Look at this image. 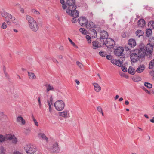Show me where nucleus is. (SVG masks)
<instances>
[{
    "instance_id": "nucleus-56",
    "label": "nucleus",
    "mask_w": 154,
    "mask_h": 154,
    "mask_svg": "<svg viewBox=\"0 0 154 154\" xmlns=\"http://www.w3.org/2000/svg\"><path fill=\"white\" fill-rule=\"evenodd\" d=\"M149 74L151 76H153V75H154V69H153L152 71H151L149 72Z\"/></svg>"
},
{
    "instance_id": "nucleus-4",
    "label": "nucleus",
    "mask_w": 154,
    "mask_h": 154,
    "mask_svg": "<svg viewBox=\"0 0 154 154\" xmlns=\"http://www.w3.org/2000/svg\"><path fill=\"white\" fill-rule=\"evenodd\" d=\"M65 103L62 100H58L56 101L54 104L55 109L57 111H61L63 110L65 107Z\"/></svg>"
},
{
    "instance_id": "nucleus-34",
    "label": "nucleus",
    "mask_w": 154,
    "mask_h": 154,
    "mask_svg": "<svg viewBox=\"0 0 154 154\" xmlns=\"http://www.w3.org/2000/svg\"><path fill=\"white\" fill-rule=\"evenodd\" d=\"M79 31L82 34H83L85 35H86L88 33L87 31L84 28H80L79 29Z\"/></svg>"
},
{
    "instance_id": "nucleus-42",
    "label": "nucleus",
    "mask_w": 154,
    "mask_h": 154,
    "mask_svg": "<svg viewBox=\"0 0 154 154\" xmlns=\"http://www.w3.org/2000/svg\"><path fill=\"white\" fill-rule=\"evenodd\" d=\"M5 140V138L2 135L0 134V142H2Z\"/></svg>"
},
{
    "instance_id": "nucleus-23",
    "label": "nucleus",
    "mask_w": 154,
    "mask_h": 154,
    "mask_svg": "<svg viewBox=\"0 0 154 154\" xmlns=\"http://www.w3.org/2000/svg\"><path fill=\"white\" fill-rule=\"evenodd\" d=\"M85 26L87 29H89L94 27L95 26V24L91 21H89L88 22H87Z\"/></svg>"
},
{
    "instance_id": "nucleus-51",
    "label": "nucleus",
    "mask_w": 154,
    "mask_h": 154,
    "mask_svg": "<svg viewBox=\"0 0 154 154\" xmlns=\"http://www.w3.org/2000/svg\"><path fill=\"white\" fill-rule=\"evenodd\" d=\"M117 61H118V60H116L113 59V60H111V62L112 63L114 64H115V65H116V63H117Z\"/></svg>"
},
{
    "instance_id": "nucleus-59",
    "label": "nucleus",
    "mask_w": 154,
    "mask_h": 154,
    "mask_svg": "<svg viewBox=\"0 0 154 154\" xmlns=\"http://www.w3.org/2000/svg\"><path fill=\"white\" fill-rule=\"evenodd\" d=\"M38 102L39 103V106L40 107H41V104L40 98V97H39L38 98Z\"/></svg>"
},
{
    "instance_id": "nucleus-10",
    "label": "nucleus",
    "mask_w": 154,
    "mask_h": 154,
    "mask_svg": "<svg viewBox=\"0 0 154 154\" xmlns=\"http://www.w3.org/2000/svg\"><path fill=\"white\" fill-rule=\"evenodd\" d=\"M11 16H7L5 17V21L8 25H10L11 23L10 22V19L11 20L12 22L14 23H16L17 22V20L10 14Z\"/></svg>"
},
{
    "instance_id": "nucleus-52",
    "label": "nucleus",
    "mask_w": 154,
    "mask_h": 154,
    "mask_svg": "<svg viewBox=\"0 0 154 154\" xmlns=\"http://www.w3.org/2000/svg\"><path fill=\"white\" fill-rule=\"evenodd\" d=\"M50 102L51 103V104L52 106H53V99L52 97V96H51L50 97Z\"/></svg>"
},
{
    "instance_id": "nucleus-50",
    "label": "nucleus",
    "mask_w": 154,
    "mask_h": 154,
    "mask_svg": "<svg viewBox=\"0 0 154 154\" xmlns=\"http://www.w3.org/2000/svg\"><path fill=\"white\" fill-rule=\"evenodd\" d=\"M131 48L129 47V46H125V51H129L131 49Z\"/></svg>"
},
{
    "instance_id": "nucleus-33",
    "label": "nucleus",
    "mask_w": 154,
    "mask_h": 154,
    "mask_svg": "<svg viewBox=\"0 0 154 154\" xmlns=\"http://www.w3.org/2000/svg\"><path fill=\"white\" fill-rule=\"evenodd\" d=\"M2 16L4 17L5 18L7 16H11L10 14L9 13H8L6 12L3 11V12H0Z\"/></svg>"
},
{
    "instance_id": "nucleus-46",
    "label": "nucleus",
    "mask_w": 154,
    "mask_h": 154,
    "mask_svg": "<svg viewBox=\"0 0 154 154\" xmlns=\"http://www.w3.org/2000/svg\"><path fill=\"white\" fill-rule=\"evenodd\" d=\"M1 27L3 29H5L7 27V25L4 22L2 23Z\"/></svg>"
},
{
    "instance_id": "nucleus-40",
    "label": "nucleus",
    "mask_w": 154,
    "mask_h": 154,
    "mask_svg": "<svg viewBox=\"0 0 154 154\" xmlns=\"http://www.w3.org/2000/svg\"><path fill=\"white\" fill-rule=\"evenodd\" d=\"M32 118L33 120V122H34L35 125L36 126H38V124L33 116H32Z\"/></svg>"
},
{
    "instance_id": "nucleus-7",
    "label": "nucleus",
    "mask_w": 154,
    "mask_h": 154,
    "mask_svg": "<svg viewBox=\"0 0 154 154\" xmlns=\"http://www.w3.org/2000/svg\"><path fill=\"white\" fill-rule=\"evenodd\" d=\"M115 44L114 41L112 39L110 38L107 39L104 42H103L102 45H103L105 44L106 46L109 48H112L113 45Z\"/></svg>"
},
{
    "instance_id": "nucleus-29",
    "label": "nucleus",
    "mask_w": 154,
    "mask_h": 154,
    "mask_svg": "<svg viewBox=\"0 0 154 154\" xmlns=\"http://www.w3.org/2000/svg\"><path fill=\"white\" fill-rule=\"evenodd\" d=\"M154 67V59L152 60L149 63V68L151 69H152Z\"/></svg>"
},
{
    "instance_id": "nucleus-37",
    "label": "nucleus",
    "mask_w": 154,
    "mask_h": 154,
    "mask_svg": "<svg viewBox=\"0 0 154 154\" xmlns=\"http://www.w3.org/2000/svg\"><path fill=\"white\" fill-rule=\"evenodd\" d=\"M97 109L99 112H100V113L102 114V115L103 116H104V114H103V111L101 107V106H98L97 107Z\"/></svg>"
},
{
    "instance_id": "nucleus-25",
    "label": "nucleus",
    "mask_w": 154,
    "mask_h": 154,
    "mask_svg": "<svg viewBox=\"0 0 154 154\" xmlns=\"http://www.w3.org/2000/svg\"><path fill=\"white\" fill-rule=\"evenodd\" d=\"M28 73L30 79H35L36 76L34 73L29 72H28Z\"/></svg>"
},
{
    "instance_id": "nucleus-17",
    "label": "nucleus",
    "mask_w": 154,
    "mask_h": 154,
    "mask_svg": "<svg viewBox=\"0 0 154 154\" xmlns=\"http://www.w3.org/2000/svg\"><path fill=\"white\" fill-rule=\"evenodd\" d=\"M17 122L20 123L22 125H24L26 123V121L23 117L20 116L17 117L16 119Z\"/></svg>"
},
{
    "instance_id": "nucleus-31",
    "label": "nucleus",
    "mask_w": 154,
    "mask_h": 154,
    "mask_svg": "<svg viewBox=\"0 0 154 154\" xmlns=\"http://www.w3.org/2000/svg\"><path fill=\"white\" fill-rule=\"evenodd\" d=\"M149 42L148 44H149L154 46V37H150L149 40Z\"/></svg>"
},
{
    "instance_id": "nucleus-58",
    "label": "nucleus",
    "mask_w": 154,
    "mask_h": 154,
    "mask_svg": "<svg viewBox=\"0 0 154 154\" xmlns=\"http://www.w3.org/2000/svg\"><path fill=\"white\" fill-rule=\"evenodd\" d=\"M4 73L5 75V77L7 78H9V75L8 74L5 72V71H4Z\"/></svg>"
},
{
    "instance_id": "nucleus-13",
    "label": "nucleus",
    "mask_w": 154,
    "mask_h": 154,
    "mask_svg": "<svg viewBox=\"0 0 154 154\" xmlns=\"http://www.w3.org/2000/svg\"><path fill=\"white\" fill-rule=\"evenodd\" d=\"M87 21V19L84 17H80L79 19V23L82 26H85Z\"/></svg>"
},
{
    "instance_id": "nucleus-53",
    "label": "nucleus",
    "mask_w": 154,
    "mask_h": 154,
    "mask_svg": "<svg viewBox=\"0 0 154 154\" xmlns=\"http://www.w3.org/2000/svg\"><path fill=\"white\" fill-rule=\"evenodd\" d=\"M33 12L35 14H36L37 15H38L40 13H39V12H38L37 11H36V10H35V9H34L33 10Z\"/></svg>"
},
{
    "instance_id": "nucleus-19",
    "label": "nucleus",
    "mask_w": 154,
    "mask_h": 154,
    "mask_svg": "<svg viewBox=\"0 0 154 154\" xmlns=\"http://www.w3.org/2000/svg\"><path fill=\"white\" fill-rule=\"evenodd\" d=\"M45 86L46 87V91L48 93L50 91H54V88L53 86L51 85L50 84L46 83L45 85Z\"/></svg>"
},
{
    "instance_id": "nucleus-2",
    "label": "nucleus",
    "mask_w": 154,
    "mask_h": 154,
    "mask_svg": "<svg viewBox=\"0 0 154 154\" xmlns=\"http://www.w3.org/2000/svg\"><path fill=\"white\" fill-rule=\"evenodd\" d=\"M154 47L152 45L148 43L145 46V51L146 52V56L150 59H151L152 57V55Z\"/></svg>"
},
{
    "instance_id": "nucleus-18",
    "label": "nucleus",
    "mask_w": 154,
    "mask_h": 154,
    "mask_svg": "<svg viewBox=\"0 0 154 154\" xmlns=\"http://www.w3.org/2000/svg\"><path fill=\"white\" fill-rule=\"evenodd\" d=\"M58 145L57 143L56 142L53 145V148L52 149V152H53L58 153L60 150L58 147Z\"/></svg>"
},
{
    "instance_id": "nucleus-8",
    "label": "nucleus",
    "mask_w": 154,
    "mask_h": 154,
    "mask_svg": "<svg viewBox=\"0 0 154 154\" xmlns=\"http://www.w3.org/2000/svg\"><path fill=\"white\" fill-rule=\"evenodd\" d=\"M29 26L30 29L35 32L37 31L39 28V24L36 21Z\"/></svg>"
},
{
    "instance_id": "nucleus-28",
    "label": "nucleus",
    "mask_w": 154,
    "mask_h": 154,
    "mask_svg": "<svg viewBox=\"0 0 154 154\" xmlns=\"http://www.w3.org/2000/svg\"><path fill=\"white\" fill-rule=\"evenodd\" d=\"M136 34L137 36L140 37L143 35V32L140 30H138L136 32Z\"/></svg>"
},
{
    "instance_id": "nucleus-32",
    "label": "nucleus",
    "mask_w": 154,
    "mask_h": 154,
    "mask_svg": "<svg viewBox=\"0 0 154 154\" xmlns=\"http://www.w3.org/2000/svg\"><path fill=\"white\" fill-rule=\"evenodd\" d=\"M132 80L133 81L135 82H137L141 81V78L140 76H137L135 77H134L132 78Z\"/></svg>"
},
{
    "instance_id": "nucleus-43",
    "label": "nucleus",
    "mask_w": 154,
    "mask_h": 154,
    "mask_svg": "<svg viewBox=\"0 0 154 154\" xmlns=\"http://www.w3.org/2000/svg\"><path fill=\"white\" fill-rule=\"evenodd\" d=\"M122 61H121L119 60H118L117 61V63L116 64V65L117 66H121L122 65Z\"/></svg>"
},
{
    "instance_id": "nucleus-64",
    "label": "nucleus",
    "mask_w": 154,
    "mask_h": 154,
    "mask_svg": "<svg viewBox=\"0 0 154 154\" xmlns=\"http://www.w3.org/2000/svg\"><path fill=\"white\" fill-rule=\"evenodd\" d=\"M60 2L62 5H63L65 4V1L64 0H60Z\"/></svg>"
},
{
    "instance_id": "nucleus-49",
    "label": "nucleus",
    "mask_w": 154,
    "mask_h": 154,
    "mask_svg": "<svg viewBox=\"0 0 154 154\" xmlns=\"http://www.w3.org/2000/svg\"><path fill=\"white\" fill-rule=\"evenodd\" d=\"M86 38L88 42L91 43V38L90 36L88 35L86 36Z\"/></svg>"
},
{
    "instance_id": "nucleus-35",
    "label": "nucleus",
    "mask_w": 154,
    "mask_h": 154,
    "mask_svg": "<svg viewBox=\"0 0 154 154\" xmlns=\"http://www.w3.org/2000/svg\"><path fill=\"white\" fill-rule=\"evenodd\" d=\"M148 26L154 29V21H151L149 22L148 23Z\"/></svg>"
},
{
    "instance_id": "nucleus-11",
    "label": "nucleus",
    "mask_w": 154,
    "mask_h": 154,
    "mask_svg": "<svg viewBox=\"0 0 154 154\" xmlns=\"http://www.w3.org/2000/svg\"><path fill=\"white\" fill-rule=\"evenodd\" d=\"M100 35L101 38L100 40H102L103 42H104L106 40L109 38H108V33L104 30L100 32Z\"/></svg>"
},
{
    "instance_id": "nucleus-22",
    "label": "nucleus",
    "mask_w": 154,
    "mask_h": 154,
    "mask_svg": "<svg viewBox=\"0 0 154 154\" xmlns=\"http://www.w3.org/2000/svg\"><path fill=\"white\" fill-rule=\"evenodd\" d=\"M93 85L94 87V89L96 92H99L101 90V87L97 83H93Z\"/></svg>"
},
{
    "instance_id": "nucleus-5",
    "label": "nucleus",
    "mask_w": 154,
    "mask_h": 154,
    "mask_svg": "<svg viewBox=\"0 0 154 154\" xmlns=\"http://www.w3.org/2000/svg\"><path fill=\"white\" fill-rule=\"evenodd\" d=\"M130 52L131 54L130 57L132 62L135 63L140 60V58L137 54L135 52V50H134L133 51H130Z\"/></svg>"
},
{
    "instance_id": "nucleus-36",
    "label": "nucleus",
    "mask_w": 154,
    "mask_h": 154,
    "mask_svg": "<svg viewBox=\"0 0 154 154\" xmlns=\"http://www.w3.org/2000/svg\"><path fill=\"white\" fill-rule=\"evenodd\" d=\"M144 85L148 88H151L152 87V84L149 82H145Z\"/></svg>"
},
{
    "instance_id": "nucleus-38",
    "label": "nucleus",
    "mask_w": 154,
    "mask_h": 154,
    "mask_svg": "<svg viewBox=\"0 0 154 154\" xmlns=\"http://www.w3.org/2000/svg\"><path fill=\"white\" fill-rule=\"evenodd\" d=\"M68 39L69 40V41L71 43V44L75 47L78 48V47L75 44V43L73 42L72 41V40L70 39L69 38H68Z\"/></svg>"
},
{
    "instance_id": "nucleus-30",
    "label": "nucleus",
    "mask_w": 154,
    "mask_h": 154,
    "mask_svg": "<svg viewBox=\"0 0 154 154\" xmlns=\"http://www.w3.org/2000/svg\"><path fill=\"white\" fill-rule=\"evenodd\" d=\"M38 137H41L42 139H44L47 141L48 140V138L44 133H39L38 134Z\"/></svg>"
},
{
    "instance_id": "nucleus-27",
    "label": "nucleus",
    "mask_w": 154,
    "mask_h": 154,
    "mask_svg": "<svg viewBox=\"0 0 154 154\" xmlns=\"http://www.w3.org/2000/svg\"><path fill=\"white\" fill-rule=\"evenodd\" d=\"M128 73L134 75L136 71L131 66H130L128 69Z\"/></svg>"
},
{
    "instance_id": "nucleus-60",
    "label": "nucleus",
    "mask_w": 154,
    "mask_h": 154,
    "mask_svg": "<svg viewBox=\"0 0 154 154\" xmlns=\"http://www.w3.org/2000/svg\"><path fill=\"white\" fill-rule=\"evenodd\" d=\"M52 60L53 61V62H54V63H58V61L55 59L54 58L52 59Z\"/></svg>"
},
{
    "instance_id": "nucleus-57",
    "label": "nucleus",
    "mask_w": 154,
    "mask_h": 154,
    "mask_svg": "<svg viewBox=\"0 0 154 154\" xmlns=\"http://www.w3.org/2000/svg\"><path fill=\"white\" fill-rule=\"evenodd\" d=\"M143 89L147 93L150 94V92L147 90L145 87H143Z\"/></svg>"
},
{
    "instance_id": "nucleus-12",
    "label": "nucleus",
    "mask_w": 154,
    "mask_h": 154,
    "mask_svg": "<svg viewBox=\"0 0 154 154\" xmlns=\"http://www.w3.org/2000/svg\"><path fill=\"white\" fill-rule=\"evenodd\" d=\"M124 51V49L123 47H119L115 49L114 51V54L116 56H121L123 54Z\"/></svg>"
},
{
    "instance_id": "nucleus-48",
    "label": "nucleus",
    "mask_w": 154,
    "mask_h": 154,
    "mask_svg": "<svg viewBox=\"0 0 154 154\" xmlns=\"http://www.w3.org/2000/svg\"><path fill=\"white\" fill-rule=\"evenodd\" d=\"M122 69L123 71L124 72H126L127 71V69L126 67L125 66H122Z\"/></svg>"
},
{
    "instance_id": "nucleus-15",
    "label": "nucleus",
    "mask_w": 154,
    "mask_h": 154,
    "mask_svg": "<svg viewBox=\"0 0 154 154\" xmlns=\"http://www.w3.org/2000/svg\"><path fill=\"white\" fill-rule=\"evenodd\" d=\"M128 46L131 48L134 47L136 45V43L135 40L133 38L129 39L128 41Z\"/></svg>"
},
{
    "instance_id": "nucleus-54",
    "label": "nucleus",
    "mask_w": 154,
    "mask_h": 154,
    "mask_svg": "<svg viewBox=\"0 0 154 154\" xmlns=\"http://www.w3.org/2000/svg\"><path fill=\"white\" fill-rule=\"evenodd\" d=\"M106 58L109 60H110L112 59V56L111 55H108L106 56Z\"/></svg>"
},
{
    "instance_id": "nucleus-21",
    "label": "nucleus",
    "mask_w": 154,
    "mask_h": 154,
    "mask_svg": "<svg viewBox=\"0 0 154 154\" xmlns=\"http://www.w3.org/2000/svg\"><path fill=\"white\" fill-rule=\"evenodd\" d=\"M26 18L28 22L29 25L35 21L32 17L29 15H26Z\"/></svg>"
},
{
    "instance_id": "nucleus-39",
    "label": "nucleus",
    "mask_w": 154,
    "mask_h": 154,
    "mask_svg": "<svg viewBox=\"0 0 154 154\" xmlns=\"http://www.w3.org/2000/svg\"><path fill=\"white\" fill-rule=\"evenodd\" d=\"M76 64L80 69H82V68L83 67V66L81 63L77 61L76 62Z\"/></svg>"
},
{
    "instance_id": "nucleus-6",
    "label": "nucleus",
    "mask_w": 154,
    "mask_h": 154,
    "mask_svg": "<svg viewBox=\"0 0 154 154\" xmlns=\"http://www.w3.org/2000/svg\"><path fill=\"white\" fill-rule=\"evenodd\" d=\"M135 52L136 53L140 59H144V57L146 55V52L145 51L144 48H141L139 49H136L135 50Z\"/></svg>"
},
{
    "instance_id": "nucleus-26",
    "label": "nucleus",
    "mask_w": 154,
    "mask_h": 154,
    "mask_svg": "<svg viewBox=\"0 0 154 154\" xmlns=\"http://www.w3.org/2000/svg\"><path fill=\"white\" fill-rule=\"evenodd\" d=\"M146 35L148 37H149L151 35L152 33V31L151 29H147L146 30Z\"/></svg>"
},
{
    "instance_id": "nucleus-44",
    "label": "nucleus",
    "mask_w": 154,
    "mask_h": 154,
    "mask_svg": "<svg viewBox=\"0 0 154 154\" xmlns=\"http://www.w3.org/2000/svg\"><path fill=\"white\" fill-rule=\"evenodd\" d=\"M99 54L102 57H105L106 54V52L101 51L99 52Z\"/></svg>"
},
{
    "instance_id": "nucleus-62",
    "label": "nucleus",
    "mask_w": 154,
    "mask_h": 154,
    "mask_svg": "<svg viewBox=\"0 0 154 154\" xmlns=\"http://www.w3.org/2000/svg\"><path fill=\"white\" fill-rule=\"evenodd\" d=\"M15 6L17 7H18L19 8H21V5L19 4H16L15 5Z\"/></svg>"
},
{
    "instance_id": "nucleus-9",
    "label": "nucleus",
    "mask_w": 154,
    "mask_h": 154,
    "mask_svg": "<svg viewBox=\"0 0 154 154\" xmlns=\"http://www.w3.org/2000/svg\"><path fill=\"white\" fill-rule=\"evenodd\" d=\"M103 43L102 40L97 39L96 40L92 42L93 48L94 49H97L98 48L103 46L102 45Z\"/></svg>"
},
{
    "instance_id": "nucleus-47",
    "label": "nucleus",
    "mask_w": 154,
    "mask_h": 154,
    "mask_svg": "<svg viewBox=\"0 0 154 154\" xmlns=\"http://www.w3.org/2000/svg\"><path fill=\"white\" fill-rule=\"evenodd\" d=\"M72 17H73V18H72V22L73 23H75L76 22V19H75V18L76 17H73V16H72Z\"/></svg>"
},
{
    "instance_id": "nucleus-61",
    "label": "nucleus",
    "mask_w": 154,
    "mask_h": 154,
    "mask_svg": "<svg viewBox=\"0 0 154 154\" xmlns=\"http://www.w3.org/2000/svg\"><path fill=\"white\" fill-rule=\"evenodd\" d=\"M14 154H23L22 153H21L20 152L17 151H16V152H15L14 153Z\"/></svg>"
},
{
    "instance_id": "nucleus-63",
    "label": "nucleus",
    "mask_w": 154,
    "mask_h": 154,
    "mask_svg": "<svg viewBox=\"0 0 154 154\" xmlns=\"http://www.w3.org/2000/svg\"><path fill=\"white\" fill-rule=\"evenodd\" d=\"M20 12L22 13H23L24 12V9L23 8H22L21 7V8H20Z\"/></svg>"
},
{
    "instance_id": "nucleus-55",
    "label": "nucleus",
    "mask_w": 154,
    "mask_h": 154,
    "mask_svg": "<svg viewBox=\"0 0 154 154\" xmlns=\"http://www.w3.org/2000/svg\"><path fill=\"white\" fill-rule=\"evenodd\" d=\"M67 7V5L65 4L62 5V8L63 9H65Z\"/></svg>"
},
{
    "instance_id": "nucleus-16",
    "label": "nucleus",
    "mask_w": 154,
    "mask_h": 154,
    "mask_svg": "<svg viewBox=\"0 0 154 154\" xmlns=\"http://www.w3.org/2000/svg\"><path fill=\"white\" fill-rule=\"evenodd\" d=\"M7 138L10 140H12V143L16 144L17 142V139L14 135H12L11 134H8L7 136Z\"/></svg>"
},
{
    "instance_id": "nucleus-1",
    "label": "nucleus",
    "mask_w": 154,
    "mask_h": 154,
    "mask_svg": "<svg viewBox=\"0 0 154 154\" xmlns=\"http://www.w3.org/2000/svg\"><path fill=\"white\" fill-rule=\"evenodd\" d=\"M67 5L66 13L71 16L79 17V13L78 10H76V5L75 0H66V1Z\"/></svg>"
},
{
    "instance_id": "nucleus-45",
    "label": "nucleus",
    "mask_w": 154,
    "mask_h": 154,
    "mask_svg": "<svg viewBox=\"0 0 154 154\" xmlns=\"http://www.w3.org/2000/svg\"><path fill=\"white\" fill-rule=\"evenodd\" d=\"M0 150L1 154H4L5 151V150L4 149V147L2 146H1L0 147Z\"/></svg>"
},
{
    "instance_id": "nucleus-20",
    "label": "nucleus",
    "mask_w": 154,
    "mask_h": 154,
    "mask_svg": "<svg viewBox=\"0 0 154 154\" xmlns=\"http://www.w3.org/2000/svg\"><path fill=\"white\" fill-rule=\"evenodd\" d=\"M137 25L139 26L143 27L145 25V21L144 19H140L138 22Z\"/></svg>"
},
{
    "instance_id": "nucleus-3",
    "label": "nucleus",
    "mask_w": 154,
    "mask_h": 154,
    "mask_svg": "<svg viewBox=\"0 0 154 154\" xmlns=\"http://www.w3.org/2000/svg\"><path fill=\"white\" fill-rule=\"evenodd\" d=\"M24 149L28 154H33L36 151V149L35 147L31 144L25 145Z\"/></svg>"
},
{
    "instance_id": "nucleus-24",
    "label": "nucleus",
    "mask_w": 154,
    "mask_h": 154,
    "mask_svg": "<svg viewBox=\"0 0 154 154\" xmlns=\"http://www.w3.org/2000/svg\"><path fill=\"white\" fill-rule=\"evenodd\" d=\"M145 69V66L144 65L140 66L136 70V72L138 73H140L144 70Z\"/></svg>"
},
{
    "instance_id": "nucleus-14",
    "label": "nucleus",
    "mask_w": 154,
    "mask_h": 154,
    "mask_svg": "<svg viewBox=\"0 0 154 154\" xmlns=\"http://www.w3.org/2000/svg\"><path fill=\"white\" fill-rule=\"evenodd\" d=\"M59 115L64 118H67L69 117V111L68 110H65L62 112H59Z\"/></svg>"
},
{
    "instance_id": "nucleus-41",
    "label": "nucleus",
    "mask_w": 154,
    "mask_h": 154,
    "mask_svg": "<svg viewBox=\"0 0 154 154\" xmlns=\"http://www.w3.org/2000/svg\"><path fill=\"white\" fill-rule=\"evenodd\" d=\"M47 103H48V104L49 106V111L50 112H51V110H52L51 108V105H52L51 104V103L50 102V101L48 100H47Z\"/></svg>"
}]
</instances>
